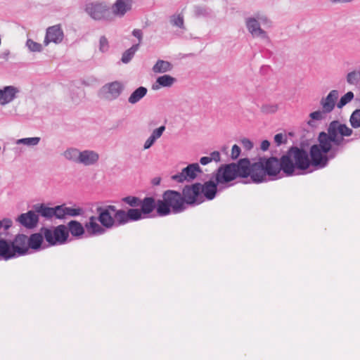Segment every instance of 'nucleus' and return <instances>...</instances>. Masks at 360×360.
Here are the masks:
<instances>
[{
	"instance_id": "obj_1",
	"label": "nucleus",
	"mask_w": 360,
	"mask_h": 360,
	"mask_svg": "<svg viewBox=\"0 0 360 360\" xmlns=\"http://www.w3.org/2000/svg\"><path fill=\"white\" fill-rule=\"evenodd\" d=\"M281 171L280 160L276 157H260L257 162L251 164L247 158L240 159L238 162L221 165L212 174L221 186L229 185V183L238 177L247 178L250 176L251 181L260 184L280 178Z\"/></svg>"
},
{
	"instance_id": "obj_2",
	"label": "nucleus",
	"mask_w": 360,
	"mask_h": 360,
	"mask_svg": "<svg viewBox=\"0 0 360 360\" xmlns=\"http://www.w3.org/2000/svg\"><path fill=\"white\" fill-rule=\"evenodd\" d=\"M338 148H333L328 153L321 154V158L309 160L308 152L302 148L292 146L279 159L281 171L286 176L304 174L311 172L310 166L314 169H323L330 160L334 159L340 151Z\"/></svg>"
},
{
	"instance_id": "obj_3",
	"label": "nucleus",
	"mask_w": 360,
	"mask_h": 360,
	"mask_svg": "<svg viewBox=\"0 0 360 360\" xmlns=\"http://www.w3.org/2000/svg\"><path fill=\"white\" fill-rule=\"evenodd\" d=\"M229 187V185L221 186L214 178H212V174H211L210 179L203 184L197 182L186 186L185 192L188 200L193 203V205H198L205 200H213L218 191Z\"/></svg>"
},
{
	"instance_id": "obj_4",
	"label": "nucleus",
	"mask_w": 360,
	"mask_h": 360,
	"mask_svg": "<svg viewBox=\"0 0 360 360\" xmlns=\"http://www.w3.org/2000/svg\"><path fill=\"white\" fill-rule=\"evenodd\" d=\"M186 186L182 190V194L174 190H167L162 194V199L158 200V215L165 217L172 212L181 213L186 209V205H193L186 193Z\"/></svg>"
},
{
	"instance_id": "obj_5",
	"label": "nucleus",
	"mask_w": 360,
	"mask_h": 360,
	"mask_svg": "<svg viewBox=\"0 0 360 360\" xmlns=\"http://www.w3.org/2000/svg\"><path fill=\"white\" fill-rule=\"evenodd\" d=\"M28 238L26 235L18 234L13 242H8L0 238V259H10L25 255L29 251Z\"/></svg>"
},
{
	"instance_id": "obj_6",
	"label": "nucleus",
	"mask_w": 360,
	"mask_h": 360,
	"mask_svg": "<svg viewBox=\"0 0 360 360\" xmlns=\"http://www.w3.org/2000/svg\"><path fill=\"white\" fill-rule=\"evenodd\" d=\"M84 11L95 21L112 22L113 20L110 6L103 1H94L86 4Z\"/></svg>"
},
{
	"instance_id": "obj_7",
	"label": "nucleus",
	"mask_w": 360,
	"mask_h": 360,
	"mask_svg": "<svg viewBox=\"0 0 360 360\" xmlns=\"http://www.w3.org/2000/svg\"><path fill=\"white\" fill-rule=\"evenodd\" d=\"M120 210L114 205H105L98 207L96 212L98 214V221L107 229L122 226L117 217Z\"/></svg>"
},
{
	"instance_id": "obj_8",
	"label": "nucleus",
	"mask_w": 360,
	"mask_h": 360,
	"mask_svg": "<svg viewBox=\"0 0 360 360\" xmlns=\"http://www.w3.org/2000/svg\"><path fill=\"white\" fill-rule=\"evenodd\" d=\"M41 231L50 246L64 244L69 236V231L65 225H58L53 230L42 227Z\"/></svg>"
},
{
	"instance_id": "obj_9",
	"label": "nucleus",
	"mask_w": 360,
	"mask_h": 360,
	"mask_svg": "<svg viewBox=\"0 0 360 360\" xmlns=\"http://www.w3.org/2000/svg\"><path fill=\"white\" fill-rule=\"evenodd\" d=\"M319 143L313 144L309 149V160L321 158L320 155L328 153L332 148V139L325 131H321L317 137Z\"/></svg>"
},
{
	"instance_id": "obj_10",
	"label": "nucleus",
	"mask_w": 360,
	"mask_h": 360,
	"mask_svg": "<svg viewBox=\"0 0 360 360\" xmlns=\"http://www.w3.org/2000/svg\"><path fill=\"white\" fill-rule=\"evenodd\" d=\"M124 89V86L120 81L108 82L101 88L99 96L107 101H114L122 94Z\"/></svg>"
},
{
	"instance_id": "obj_11",
	"label": "nucleus",
	"mask_w": 360,
	"mask_h": 360,
	"mask_svg": "<svg viewBox=\"0 0 360 360\" xmlns=\"http://www.w3.org/2000/svg\"><path fill=\"white\" fill-rule=\"evenodd\" d=\"M201 173H202V169L199 164L191 163L184 168L181 172L172 175V179L179 183H183L185 181L190 182L197 177L198 174Z\"/></svg>"
},
{
	"instance_id": "obj_12",
	"label": "nucleus",
	"mask_w": 360,
	"mask_h": 360,
	"mask_svg": "<svg viewBox=\"0 0 360 360\" xmlns=\"http://www.w3.org/2000/svg\"><path fill=\"white\" fill-rule=\"evenodd\" d=\"M117 217L122 226L131 221H137L145 219L141 210L136 207L130 208L127 211L120 209Z\"/></svg>"
},
{
	"instance_id": "obj_13",
	"label": "nucleus",
	"mask_w": 360,
	"mask_h": 360,
	"mask_svg": "<svg viewBox=\"0 0 360 360\" xmlns=\"http://www.w3.org/2000/svg\"><path fill=\"white\" fill-rule=\"evenodd\" d=\"M22 226L28 229H34L39 223V215L34 210H29L25 213L20 214L17 219Z\"/></svg>"
},
{
	"instance_id": "obj_14",
	"label": "nucleus",
	"mask_w": 360,
	"mask_h": 360,
	"mask_svg": "<svg viewBox=\"0 0 360 360\" xmlns=\"http://www.w3.org/2000/svg\"><path fill=\"white\" fill-rule=\"evenodd\" d=\"M63 37L64 34L60 25H53L47 28L44 43L46 46L51 42L59 44L62 41Z\"/></svg>"
},
{
	"instance_id": "obj_15",
	"label": "nucleus",
	"mask_w": 360,
	"mask_h": 360,
	"mask_svg": "<svg viewBox=\"0 0 360 360\" xmlns=\"http://www.w3.org/2000/svg\"><path fill=\"white\" fill-rule=\"evenodd\" d=\"M245 25L248 32L254 37H261L264 39H269L267 33L261 28L260 25L255 18L250 17L246 18Z\"/></svg>"
},
{
	"instance_id": "obj_16",
	"label": "nucleus",
	"mask_w": 360,
	"mask_h": 360,
	"mask_svg": "<svg viewBox=\"0 0 360 360\" xmlns=\"http://www.w3.org/2000/svg\"><path fill=\"white\" fill-rule=\"evenodd\" d=\"M139 207L145 219L149 218L155 210L158 212V200L156 201L153 197H145L141 200Z\"/></svg>"
},
{
	"instance_id": "obj_17",
	"label": "nucleus",
	"mask_w": 360,
	"mask_h": 360,
	"mask_svg": "<svg viewBox=\"0 0 360 360\" xmlns=\"http://www.w3.org/2000/svg\"><path fill=\"white\" fill-rule=\"evenodd\" d=\"M131 0H116L111 9L112 17H123L125 13L131 9Z\"/></svg>"
},
{
	"instance_id": "obj_18",
	"label": "nucleus",
	"mask_w": 360,
	"mask_h": 360,
	"mask_svg": "<svg viewBox=\"0 0 360 360\" xmlns=\"http://www.w3.org/2000/svg\"><path fill=\"white\" fill-rule=\"evenodd\" d=\"M19 93V89L13 86H6L0 89V105H5L12 102Z\"/></svg>"
},
{
	"instance_id": "obj_19",
	"label": "nucleus",
	"mask_w": 360,
	"mask_h": 360,
	"mask_svg": "<svg viewBox=\"0 0 360 360\" xmlns=\"http://www.w3.org/2000/svg\"><path fill=\"white\" fill-rule=\"evenodd\" d=\"M338 95L337 90H332L326 97L322 98L320 101L322 109L328 113L331 112L335 107Z\"/></svg>"
},
{
	"instance_id": "obj_20",
	"label": "nucleus",
	"mask_w": 360,
	"mask_h": 360,
	"mask_svg": "<svg viewBox=\"0 0 360 360\" xmlns=\"http://www.w3.org/2000/svg\"><path fill=\"white\" fill-rule=\"evenodd\" d=\"M98 217L91 216L89 222L85 224V228L90 236H101L105 233V228L97 223Z\"/></svg>"
},
{
	"instance_id": "obj_21",
	"label": "nucleus",
	"mask_w": 360,
	"mask_h": 360,
	"mask_svg": "<svg viewBox=\"0 0 360 360\" xmlns=\"http://www.w3.org/2000/svg\"><path fill=\"white\" fill-rule=\"evenodd\" d=\"M99 159V155L90 150H85L80 152L79 163L85 166H90L96 164Z\"/></svg>"
},
{
	"instance_id": "obj_22",
	"label": "nucleus",
	"mask_w": 360,
	"mask_h": 360,
	"mask_svg": "<svg viewBox=\"0 0 360 360\" xmlns=\"http://www.w3.org/2000/svg\"><path fill=\"white\" fill-rule=\"evenodd\" d=\"M44 234L40 231L39 233H35L30 235L28 238V245L29 247L35 250L41 249V244L43 243Z\"/></svg>"
},
{
	"instance_id": "obj_23",
	"label": "nucleus",
	"mask_w": 360,
	"mask_h": 360,
	"mask_svg": "<svg viewBox=\"0 0 360 360\" xmlns=\"http://www.w3.org/2000/svg\"><path fill=\"white\" fill-rule=\"evenodd\" d=\"M33 209L38 215L46 219H49L53 217V207H47L44 203L34 205Z\"/></svg>"
},
{
	"instance_id": "obj_24",
	"label": "nucleus",
	"mask_w": 360,
	"mask_h": 360,
	"mask_svg": "<svg viewBox=\"0 0 360 360\" xmlns=\"http://www.w3.org/2000/svg\"><path fill=\"white\" fill-rule=\"evenodd\" d=\"M68 231L70 232L72 236L75 237H80L83 236L84 233V228L82 226V224L76 221V220H71L68 224Z\"/></svg>"
},
{
	"instance_id": "obj_25",
	"label": "nucleus",
	"mask_w": 360,
	"mask_h": 360,
	"mask_svg": "<svg viewBox=\"0 0 360 360\" xmlns=\"http://www.w3.org/2000/svg\"><path fill=\"white\" fill-rule=\"evenodd\" d=\"M148 89L144 86H139L135 89L128 98V102L135 104L141 101L147 94Z\"/></svg>"
},
{
	"instance_id": "obj_26",
	"label": "nucleus",
	"mask_w": 360,
	"mask_h": 360,
	"mask_svg": "<svg viewBox=\"0 0 360 360\" xmlns=\"http://www.w3.org/2000/svg\"><path fill=\"white\" fill-rule=\"evenodd\" d=\"M172 68L170 62L159 59L153 67V71L155 73H165L172 70Z\"/></svg>"
},
{
	"instance_id": "obj_27",
	"label": "nucleus",
	"mask_w": 360,
	"mask_h": 360,
	"mask_svg": "<svg viewBox=\"0 0 360 360\" xmlns=\"http://www.w3.org/2000/svg\"><path fill=\"white\" fill-rule=\"evenodd\" d=\"M328 112L324 111L323 109L318 110L309 114L310 120L307 122V124L311 127H316L315 121H321L326 118Z\"/></svg>"
},
{
	"instance_id": "obj_28",
	"label": "nucleus",
	"mask_w": 360,
	"mask_h": 360,
	"mask_svg": "<svg viewBox=\"0 0 360 360\" xmlns=\"http://www.w3.org/2000/svg\"><path fill=\"white\" fill-rule=\"evenodd\" d=\"M139 48V43L136 44H133L129 49L126 50L122 56L121 60L123 63H128L134 57L136 52L138 51Z\"/></svg>"
},
{
	"instance_id": "obj_29",
	"label": "nucleus",
	"mask_w": 360,
	"mask_h": 360,
	"mask_svg": "<svg viewBox=\"0 0 360 360\" xmlns=\"http://www.w3.org/2000/svg\"><path fill=\"white\" fill-rule=\"evenodd\" d=\"M80 152L77 148H70L64 151L63 156L70 161L79 163Z\"/></svg>"
},
{
	"instance_id": "obj_30",
	"label": "nucleus",
	"mask_w": 360,
	"mask_h": 360,
	"mask_svg": "<svg viewBox=\"0 0 360 360\" xmlns=\"http://www.w3.org/2000/svg\"><path fill=\"white\" fill-rule=\"evenodd\" d=\"M176 79L169 75H164L157 78L156 83L158 84L160 86L162 87H169L171 86Z\"/></svg>"
},
{
	"instance_id": "obj_31",
	"label": "nucleus",
	"mask_w": 360,
	"mask_h": 360,
	"mask_svg": "<svg viewBox=\"0 0 360 360\" xmlns=\"http://www.w3.org/2000/svg\"><path fill=\"white\" fill-rule=\"evenodd\" d=\"M340 123L339 121H332L328 127L326 134L330 136L331 139L335 136H338V134H340Z\"/></svg>"
},
{
	"instance_id": "obj_32",
	"label": "nucleus",
	"mask_w": 360,
	"mask_h": 360,
	"mask_svg": "<svg viewBox=\"0 0 360 360\" xmlns=\"http://www.w3.org/2000/svg\"><path fill=\"white\" fill-rule=\"evenodd\" d=\"M352 141H354V139H345L344 136H342L341 135H340V136H335L332 138V144L335 146L334 148H338L341 150L344 145Z\"/></svg>"
},
{
	"instance_id": "obj_33",
	"label": "nucleus",
	"mask_w": 360,
	"mask_h": 360,
	"mask_svg": "<svg viewBox=\"0 0 360 360\" xmlns=\"http://www.w3.org/2000/svg\"><path fill=\"white\" fill-rule=\"evenodd\" d=\"M346 79L349 84L357 86L360 82V73L358 71H352L347 73Z\"/></svg>"
},
{
	"instance_id": "obj_34",
	"label": "nucleus",
	"mask_w": 360,
	"mask_h": 360,
	"mask_svg": "<svg viewBox=\"0 0 360 360\" xmlns=\"http://www.w3.org/2000/svg\"><path fill=\"white\" fill-rule=\"evenodd\" d=\"M349 123L352 128L360 127V109L354 110L349 117Z\"/></svg>"
},
{
	"instance_id": "obj_35",
	"label": "nucleus",
	"mask_w": 360,
	"mask_h": 360,
	"mask_svg": "<svg viewBox=\"0 0 360 360\" xmlns=\"http://www.w3.org/2000/svg\"><path fill=\"white\" fill-rule=\"evenodd\" d=\"M122 201L132 208L139 207L141 200L136 196L128 195L122 198Z\"/></svg>"
},
{
	"instance_id": "obj_36",
	"label": "nucleus",
	"mask_w": 360,
	"mask_h": 360,
	"mask_svg": "<svg viewBox=\"0 0 360 360\" xmlns=\"http://www.w3.org/2000/svg\"><path fill=\"white\" fill-rule=\"evenodd\" d=\"M354 97V94L352 91H348L343 95L337 103L338 108H342L347 103L351 102Z\"/></svg>"
},
{
	"instance_id": "obj_37",
	"label": "nucleus",
	"mask_w": 360,
	"mask_h": 360,
	"mask_svg": "<svg viewBox=\"0 0 360 360\" xmlns=\"http://www.w3.org/2000/svg\"><path fill=\"white\" fill-rule=\"evenodd\" d=\"M40 140V137L22 138L18 139L16 141V144H23L28 146H34L39 143Z\"/></svg>"
},
{
	"instance_id": "obj_38",
	"label": "nucleus",
	"mask_w": 360,
	"mask_h": 360,
	"mask_svg": "<svg viewBox=\"0 0 360 360\" xmlns=\"http://www.w3.org/2000/svg\"><path fill=\"white\" fill-rule=\"evenodd\" d=\"M211 13L210 9L205 6H195L194 14L196 18L207 17Z\"/></svg>"
},
{
	"instance_id": "obj_39",
	"label": "nucleus",
	"mask_w": 360,
	"mask_h": 360,
	"mask_svg": "<svg viewBox=\"0 0 360 360\" xmlns=\"http://www.w3.org/2000/svg\"><path fill=\"white\" fill-rule=\"evenodd\" d=\"M53 217L58 219H63L66 216V207L63 205L53 207Z\"/></svg>"
},
{
	"instance_id": "obj_40",
	"label": "nucleus",
	"mask_w": 360,
	"mask_h": 360,
	"mask_svg": "<svg viewBox=\"0 0 360 360\" xmlns=\"http://www.w3.org/2000/svg\"><path fill=\"white\" fill-rule=\"evenodd\" d=\"M26 46L32 52H41L42 51V45L30 39L27 40Z\"/></svg>"
},
{
	"instance_id": "obj_41",
	"label": "nucleus",
	"mask_w": 360,
	"mask_h": 360,
	"mask_svg": "<svg viewBox=\"0 0 360 360\" xmlns=\"http://www.w3.org/2000/svg\"><path fill=\"white\" fill-rule=\"evenodd\" d=\"M278 108L276 104H264L261 107V111L264 114H271L276 112Z\"/></svg>"
},
{
	"instance_id": "obj_42",
	"label": "nucleus",
	"mask_w": 360,
	"mask_h": 360,
	"mask_svg": "<svg viewBox=\"0 0 360 360\" xmlns=\"http://www.w3.org/2000/svg\"><path fill=\"white\" fill-rule=\"evenodd\" d=\"M84 210L81 207L74 208L66 207V215L71 217H77L83 214Z\"/></svg>"
},
{
	"instance_id": "obj_43",
	"label": "nucleus",
	"mask_w": 360,
	"mask_h": 360,
	"mask_svg": "<svg viewBox=\"0 0 360 360\" xmlns=\"http://www.w3.org/2000/svg\"><path fill=\"white\" fill-rule=\"evenodd\" d=\"M109 49V43L108 39L105 36H101L99 39V51L105 53Z\"/></svg>"
},
{
	"instance_id": "obj_44",
	"label": "nucleus",
	"mask_w": 360,
	"mask_h": 360,
	"mask_svg": "<svg viewBox=\"0 0 360 360\" xmlns=\"http://www.w3.org/2000/svg\"><path fill=\"white\" fill-rule=\"evenodd\" d=\"M340 135L342 136H349L352 134V129L347 127L345 124H340Z\"/></svg>"
},
{
	"instance_id": "obj_45",
	"label": "nucleus",
	"mask_w": 360,
	"mask_h": 360,
	"mask_svg": "<svg viewBox=\"0 0 360 360\" xmlns=\"http://www.w3.org/2000/svg\"><path fill=\"white\" fill-rule=\"evenodd\" d=\"M166 127L165 125H162L158 128L154 129L151 133V136H153L156 140L160 139L165 131Z\"/></svg>"
},
{
	"instance_id": "obj_46",
	"label": "nucleus",
	"mask_w": 360,
	"mask_h": 360,
	"mask_svg": "<svg viewBox=\"0 0 360 360\" xmlns=\"http://www.w3.org/2000/svg\"><path fill=\"white\" fill-rule=\"evenodd\" d=\"M274 142L276 143V146H278L287 142V137L282 133L276 134L274 136Z\"/></svg>"
},
{
	"instance_id": "obj_47",
	"label": "nucleus",
	"mask_w": 360,
	"mask_h": 360,
	"mask_svg": "<svg viewBox=\"0 0 360 360\" xmlns=\"http://www.w3.org/2000/svg\"><path fill=\"white\" fill-rule=\"evenodd\" d=\"M172 24L179 28H184V17L178 15L172 20Z\"/></svg>"
},
{
	"instance_id": "obj_48",
	"label": "nucleus",
	"mask_w": 360,
	"mask_h": 360,
	"mask_svg": "<svg viewBox=\"0 0 360 360\" xmlns=\"http://www.w3.org/2000/svg\"><path fill=\"white\" fill-rule=\"evenodd\" d=\"M240 152V148L236 144L233 145L231 150V158L233 160L237 159L239 157Z\"/></svg>"
},
{
	"instance_id": "obj_49",
	"label": "nucleus",
	"mask_w": 360,
	"mask_h": 360,
	"mask_svg": "<svg viewBox=\"0 0 360 360\" xmlns=\"http://www.w3.org/2000/svg\"><path fill=\"white\" fill-rule=\"evenodd\" d=\"M157 140L150 135V136L146 140L144 144H143V149L147 150L149 149L155 143Z\"/></svg>"
},
{
	"instance_id": "obj_50",
	"label": "nucleus",
	"mask_w": 360,
	"mask_h": 360,
	"mask_svg": "<svg viewBox=\"0 0 360 360\" xmlns=\"http://www.w3.org/2000/svg\"><path fill=\"white\" fill-rule=\"evenodd\" d=\"M241 144L243 147L247 150H250L253 148V143L250 139L246 138L241 140Z\"/></svg>"
},
{
	"instance_id": "obj_51",
	"label": "nucleus",
	"mask_w": 360,
	"mask_h": 360,
	"mask_svg": "<svg viewBox=\"0 0 360 360\" xmlns=\"http://www.w3.org/2000/svg\"><path fill=\"white\" fill-rule=\"evenodd\" d=\"M12 226V221L9 219L0 220V229L3 227L5 231L8 230Z\"/></svg>"
},
{
	"instance_id": "obj_52",
	"label": "nucleus",
	"mask_w": 360,
	"mask_h": 360,
	"mask_svg": "<svg viewBox=\"0 0 360 360\" xmlns=\"http://www.w3.org/2000/svg\"><path fill=\"white\" fill-rule=\"evenodd\" d=\"M132 35L137 38L138 40H139V44H141V42L142 41V39H143V32L140 29H134L133 31H132Z\"/></svg>"
},
{
	"instance_id": "obj_53",
	"label": "nucleus",
	"mask_w": 360,
	"mask_h": 360,
	"mask_svg": "<svg viewBox=\"0 0 360 360\" xmlns=\"http://www.w3.org/2000/svg\"><path fill=\"white\" fill-rule=\"evenodd\" d=\"M211 159V162L214 161L216 162H220L221 160V155L219 151H213L210 153V155L209 156Z\"/></svg>"
},
{
	"instance_id": "obj_54",
	"label": "nucleus",
	"mask_w": 360,
	"mask_h": 360,
	"mask_svg": "<svg viewBox=\"0 0 360 360\" xmlns=\"http://www.w3.org/2000/svg\"><path fill=\"white\" fill-rule=\"evenodd\" d=\"M269 146H270V142L268 140H264L262 141L260 147L263 151H265V150H268Z\"/></svg>"
},
{
	"instance_id": "obj_55",
	"label": "nucleus",
	"mask_w": 360,
	"mask_h": 360,
	"mask_svg": "<svg viewBox=\"0 0 360 360\" xmlns=\"http://www.w3.org/2000/svg\"><path fill=\"white\" fill-rule=\"evenodd\" d=\"M200 162L202 165H206L211 162V159L210 158L209 156H204L200 159Z\"/></svg>"
},
{
	"instance_id": "obj_56",
	"label": "nucleus",
	"mask_w": 360,
	"mask_h": 360,
	"mask_svg": "<svg viewBox=\"0 0 360 360\" xmlns=\"http://www.w3.org/2000/svg\"><path fill=\"white\" fill-rule=\"evenodd\" d=\"M161 178L160 177H155L152 179L151 183L153 186H158L160 184Z\"/></svg>"
},
{
	"instance_id": "obj_57",
	"label": "nucleus",
	"mask_w": 360,
	"mask_h": 360,
	"mask_svg": "<svg viewBox=\"0 0 360 360\" xmlns=\"http://www.w3.org/2000/svg\"><path fill=\"white\" fill-rule=\"evenodd\" d=\"M352 0H331L333 3H338V2H342V3H346V2H350Z\"/></svg>"
},
{
	"instance_id": "obj_58",
	"label": "nucleus",
	"mask_w": 360,
	"mask_h": 360,
	"mask_svg": "<svg viewBox=\"0 0 360 360\" xmlns=\"http://www.w3.org/2000/svg\"><path fill=\"white\" fill-rule=\"evenodd\" d=\"M227 149H228V147L224 146L222 148V151L225 152Z\"/></svg>"
},
{
	"instance_id": "obj_59",
	"label": "nucleus",
	"mask_w": 360,
	"mask_h": 360,
	"mask_svg": "<svg viewBox=\"0 0 360 360\" xmlns=\"http://www.w3.org/2000/svg\"><path fill=\"white\" fill-rule=\"evenodd\" d=\"M8 55V53H4V56L2 58H6Z\"/></svg>"
},
{
	"instance_id": "obj_60",
	"label": "nucleus",
	"mask_w": 360,
	"mask_h": 360,
	"mask_svg": "<svg viewBox=\"0 0 360 360\" xmlns=\"http://www.w3.org/2000/svg\"><path fill=\"white\" fill-rule=\"evenodd\" d=\"M155 123H153V122H150L149 123V126H150V127H152L153 125H155Z\"/></svg>"
},
{
	"instance_id": "obj_61",
	"label": "nucleus",
	"mask_w": 360,
	"mask_h": 360,
	"mask_svg": "<svg viewBox=\"0 0 360 360\" xmlns=\"http://www.w3.org/2000/svg\"><path fill=\"white\" fill-rule=\"evenodd\" d=\"M157 88H158V87H155L154 86H153V89H157Z\"/></svg>"
}]
</instances>
